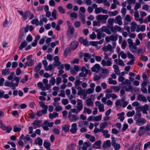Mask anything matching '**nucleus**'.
I'll use <instances>...</instances> for the list:
<instances>
[{
	"instance_id": "nucleus-6",
	"label": "nucleus",
	"mask_w": 150,
	"mask_h": 150,
	"mask_svg": "<svg viewBox=\"0 0 150 150\" xmlns=\"http://www.w3.org/2000/svg\"><path fill=\"white\" fill-rule=\"evenodd\" d=\"M101 64L103 66H110L112 64V60L111 58H109L108 60L106 61L103 59L101 62Z\"/></svg>"
},
{
	"instance_id": "nucleus-50",
	"label": "nucleus",
	"mask_w": 150,
	"mask_h": 150,
	"mask_svg": "<svg viewBox=\"0 0 150 150\" xmlns=\"http://www.w3.org/2000/svg\"><path fill=\"white\" fill-rule=\"evenodd\" d=\"M34 60L31 59H29L28 62H27L25 63V64L27 65L28 67H32L33 64Z\"/></svg>"
},
{
	"instance_id": "nucleus-14",
	"label": "nucleus",
	"mask_w": 150,
	"mask_h": 150,
	"mask_svg": "<svg viewBox=\"0 0 150 150\" xmlns=\"http://www.w3.org/2000/svg\"><path fill=\"white\" fill-rule=\"evenodd\" d=\"M131 18L129 15H127L124 20V24L125 25H128L131 21Z\"/></svg>"
},
{
	"instance_id": "nucleus-62",
	"label": "nucleus",
	"mask_w": 150,
	"mask_h": 150,
	"mask_svg": "<svg viewBox=\"0 0 150 150\" xmlns=\"http://www.w3.org/2000/svg\"><path fill=\"white\" fill-rule=\"evenodd\" d=\"M50 82L51 86L54 85L56 82V80L54 77H52L51 80L50 81Z\"/></svg>"
},
{
	"instance_id": "nucleus-41",
	"label": "nucleus",
	"mask_w": 150,
	"mask_h": 150,
	"mask_svg": "<svg viewBox=\"0 0 150 150\" xmlns=\"http://www.w3.org/2000/svg\"><path fill=\"white\" fill-rule=\"evenodd\" d=\"M108 131L107 130H104L103 131V136L106 138H108L110 137V134L108 133Z\"/></svg>"
},
{
	"instance_id": "nucleus-28",
	"label": "nucleus",
	"mask_w": 150,
	"mask_h": 150,
	"mask_svg": "<svg viewBox=\"0 0 150 150\" xmlns=\"http://www.w3.org/2000/svg\"><path fill=\"white\" fill-rule=\"evenodd\" d=\"M79 42L81 43H83L85 46H88V42L86 39H84L82 37H81L79 39Z\"/></svg>"
},
{
	"instance_id": "nucleus-23",
	"label": "nucleus",
	"mask_w": 150,
	"mask_h": 150,
	"mask_svg": "<svg viewBox=\"0 0 150 150\" xmlns=\"http://www.w3.org/2000/svg\"><path fill=\"white\" fill-rule=\"evenodd\" d=\"M88 123L87 121H79L78 122V125L80 127H86V125H88Z\"/></svg>"
},
{
	"instance_id": "nucleus-56",
	"label": "nucleus",
	"mask_w": 150,
	"mask_h": 150,
	"mask_svg": "<svg viewBox=\"0 0 150 150\" xmlns=\"http://www.w3.org/2000/svg\"><path fill=\"white\" fill-rule=\"evenodd\" d=\"M53 68H54L52 64H50L45 68V69L46 71H50Z\"/></svg>"
},
{
	"instance_id": "nucleus-32",
	"label": "nucleus",
	"mask_w": 150,
	"mask_h": 150,
	"mask_svg": "<svg viewBox=\"0 0 150 150\" xmlns=\"http://www.w3.org/2000/svg\"><path fill=\"white\" fill-rule=\"evenodd\" d=\"M69 27L67 30V33L69 34H70L72 35L74 32V28L73 26L71 25H69Z\"/></svg>"
},
{
	"instance_id": "nucleus-25",
	"label": "nucleus",
	"mask_w": 150,
	"mask_h": 150,
	"mask_svg": "<svg viewBox=\"0 0 150 150\" xmlns=\"http://www.w3.org/2000/svg\"><path fill=\"white\" fill-rule=\"evenodd\" d=\"M85 137L86 138L89 139V140L92 142L95 141V138L94 137L91 136L90 134H87L86 135Z\"/></svg>"
},
{
	"instance_id": "nucleus-24",
	"label": "nucleus",
	"mask_w": 150,
	"mask_h": 150,
	"mask_svg": "<svg viewBox=\"0 0 150 150\" xmlns=\"http://www.w3.org/2000/svg\"><path fill=\"white\" fill-rule=\"evenodd\" d=\"M145 52L144 47H141L139 49L138 51L137 50V53L138 54V55L139 56H140L144 53Z\"/></svg>"
},
{
	"instance_id": "nucleus-64",
	"label": "nucleus",
	"mask_w": 150,
	"mask_h": 150,
	"mask_svg": "<svg viewBox=\"0 0 150 150\" xmlns=\"http://www.w3.org/2000/svg\"><path fill=\"white\" fill-rule=\"evenodd\" d=\"M57 11L55 9H53L52 13V16L54 19H57Z\"/></svg>"
},
{
	"instance_id": "nucleus-30",
	"label": "nucleus",
	"mask_w": 150,
	"mask_h": 150,
	"mask_svg": "<svg viewBox=\"0 0 150 150\" xmlns=\"http://www.w3.org/2000/svg\"><path fill=\"white\" fill-rule=\"evenodd\" d=\"M125 113L123 112H122L120 113H118L117 114V115L119 117L118 119L120 120L121 122H122L123 121L125 117L123 116L125 115Z\"/></svg>"
},
{
	"instance_id": "nucleus-37",
	"label": "nucleus",
	"mask_w": 150,
	"mask_h": 150,
	"mask_svg": "<svg viewBox=\"0 0 150 150\" xmlns=\"http://www.w3.org/2000/svg\"><path fill=\"white\" fill-rule=\"evenodd\" d=\"M58 116V113L56 112H53V113H50L49 114V117L51 119H52L54 118H55Z\"/></svg>"
},
{
	"instance_id": "nucleus-4",
	"label": "nucleus",
	"mask_w": 150,
	"mask_h": 150,
	"mask_svg": "<svg viewBox=\"0 0 150 150\" xmlns=\"http://www.w3.org/2000/svg\"><path fill=\"white\" fill-rule=\"evenodd\" d=\"M122 98V99H118L116 101L115 105L116 107L122 106L123 108H124L128 105V102L125 101V99L123 97Z\"/></svg>"
},
{
	"instance_id": "nucleus-42",
	"label": "nucleus",
	"mask_w": 150,
	"mask_h": 150,
	"mask_svg": "<svg viewBox=\"0 0 150 150\" xmlns=\"http://www.w3.org/2000/svg\"><path fill=\"white\" fill-rule=\"evenodd\" d=\"M39 103L42 109L47 110L48 108V106L46 105L44 102L41 101Z\"/></svg>"
},
{
	"instance_id": "nucleus-35",
	"label": "nucleus",
	"mask_w": 150,
	"mask_h": 150,
	"mask_svg": "<svg viewBox=\"0 0 150 150\" xmlns=\"http://www.w3.org/2000/svg\"><path fill=\"white\" fill-rule=\"evenodd\" d=\"M142 114L140 112H137L134 117V120L136 121L139 119L142 118Z\"/></svg>"
},
{
	"instance_id": "nucleus-51",
	"label": "nucleus",
	"mask_w": 150,
	"mask_h": 150,
	"mask_svg": "<svg viewBox=\"0 0 150 150\" xmlns=\"http://www.w3.org/2000/svg\"><path fill=\"white\" fill-rule=\"evenodd\" d=\"M108 125V123L107 122H104L101 123L100 125V128L101 129L105 128Z\"/></svg>"
},
{
	"instance_id": "nucleus-11",
	"label": "nucleus",
	"mask_w": 150,
	"mask_h": 150,
	"mask_svg": "<svg viewBox=\"0 0 150 150\" xmlns=\"http://www.w3.org/2000/svg\"><path fill=\"white\" fill-rule=\"evenodd\" d=\"M130 25L131 26V30L132 32H134L136 30V31L137 29L139 27V25H137L135 22H131Z\"/></svg>"
},
{
	"instance_id": "nucleus-3",
	"label": "nucleus",
	"mask_w": 150,
	"mask_h": 150,
	"mask_svg": "<svg viewBox=\"0 0 150 150\" xmlns=\"http://www.w3.org/2000/svg\"><path fill=\"white\" fill-rule=\"evenodd\" d=\"M122 85L123 88L127 92L132 91L133 90V87L131 84L128 79H126L125 81L119 85V86Z\"/></svg>"
},
{
	"instance_id": "nucleus-15",
	"label": "nucleus",
	"mask_w": 150,
	"mask_h": 150,
	"mask_svg": "<svg viewBox=\"0 0 150 150\" xmlns=\"http://www.w3.org/2000/svg\"><path fill=\"white\" fill-rule=\"evenodd\" d=\"M23 140L25 144H32L33 142L32 139L30 138V136L29 134H27L25 136L23 139Z\"/></svg>"
},
{
	"instance_id": "nucleus-44",
	"label": "nucleus",
	"mask_w": 150,
	"mask_h": 150,
	"mask_svg": "<svg viewBox=\"0 0 150 150\" xmlns=\"http://www.w3.org/2000/svg\"><path fill=\"white\" fill-rule=\"evenodd\" d=\"M92 112V110L90 109L86 108V107H84L83 113L84 114L87 113L88 114H91Z\"/></svg>"
},
{
	"instance_id": "nucleus-38",
	"label": "nucleus",
	"mask_w": 150,
	"mask_h": 150,
	"mask_svg": "<svg viewBox=\"0 0 150 150\" xmlns=\"http://www.w3.org/2000/svg\"><path fill=\"white\" fill-rule=\"evenodd\" d=\"M145 29L146 26L145 25H143L140 26L139 25L138 28L136 30V31L137 32H139V31L143 32L145 30Z\"/></svg>"
},
{
	"instance_id": "nucleus-57",
	"label": "nucleus",
	"mask_w": 150,
	"mask_h": 150,
	"mask_svg": "<svg viewBox=\"0 0 150 150\" xmlns=\"http://www.w3.org/2000/svg\"><path fill=\"white\" fill-rule=\"evenodd\" d=\"M110 39L112 41H115L118 39V35H110Z\"/></svg>"
},
{
	"instance_id": "nucleus-10",
	"label": "nucleus",
	"mask_w": 150,
	"mask_h": 150,
	"mask_svg": "<svg viewBox=\"0 0 150 150\" xmlns=\"http://www.w3.org/2000/svg\"><path fill=\"white\" fill-rule=\"evenodd\" d=\"M78 128L76 123H73L71 125V128L70 129V132L72 134H74L76 133Z\"/></svg>"
},
{
	"instance_id": "nucleus-47",
	"label": "nucleus",
	"mask_w": 150,
	"mask_h": 150,
	"mask_svg": "<svg viewBox=\"0 0 150 150\" xmlns=\"http://www.w3.org/2000/svg\"><path fill=\"white\" fill-rule=\"evenodd\" d=\"M120 56L123 59H125L127 57L126 54L123 51H121L120 53H119V54H118V57L119 58H120Z\"/></svg>"
},
{
	"instance_id": "nucleus-27",
	"label": "nucleus",
	"mask_w": 150,
	"mask_h": 150,
	"mask_svg": "<svg viewBox=\"0 0 150 150\" xmlns=\"http://www.w3.org/2000/svg\"><path fill=\"white\" fill-rule=\"evenodd\" d=\"M84 60L86 62H87L88 61V59H89L91 58V54L89 53H85L84 54Z\"/></svg>"
},
{
	"instance_id": "nucleus-33",
	"label": "nucleus",
	"mask_w": 150,
	"mask_h": 150,
	"mask_svg": "<svg viewBox=\"0 0 150 150\" xmlns=\"http://www.w3.org/2000/svg\"><path fill=\"white\" fill-rule=\"evenodd\" d=\"M30 11H28L25 12L23 17L24 20L25 21L26 20L27 18L30 16Z\"/></svg>"
},
{
	"instance_id": "nucleus-34",
	"label": "nucleus",
	"mask_w": 150,
	"mask_h": 150,
	"mask_svg": "<svg viewBox=\"0 0 150 150\" xmlns=\"http://www.w3.org/2000/svg\"><path fill=\"white\" fill-rule=\"evenodd\" d=\"M27 45V43L25 40H24L23 42H22L21 44L19 47V50H22L23 48L25 47Z\"/></svg>"
},
{
	"instance_id": "nucleus-26",
	"label": "nucleus",
	"mask_w": 150,
	"mask_h": 150,
	"mask_svg": "<svg viewBox=\"0 0 150 150\" xmlns=\"http://www.w3.org/2000/svg\"><path fill=\"white\" fill-rule=\"evenodd\" d=\"M43 141L42 139L40 137H38L35 141V144H38L39 146H42V144Z\"/></svg>"
},
{
	"instance_id": "nucleus-19",
	"label": "nucleus",
	"mask_w": 150,
	"mask_h": 150,
	"mask_svg": "<svg viewBox=\"0 0 150 150\" xmlns=\"http://www.w3.org/2000/svg\"><path fill=\"white\" fill-rule=\"evenodd\" d=\"M77 90V95L79 96H82L83 97V93L84 92V90H83L81 87H78L76 88Z\"/></svg>"
},
{
	"instance_id": "nucleus-61",
	"label": "nucleus",
	"mask_w": 150,
	"mask_h": 150,
	"mask_svg": "<svg viewBox=\"0 0 150 150\" xmlns=\"http://www.w3.org/2000/svg\"><path fill=\"white\" fill-rule=\"evenodd\" d=\"M31 23L32 24H35L37 26L39 25V21L37 18H35L33 20Z\"/></svg>"
},
{
	"instance_id": "nucleus-8",
	"label": "nucleus",
	"mask_w": 150,
	"mask_h": 150,
	"mask_svg": "<svg viewBox=\"0 0 150 150\" xmlns=\"http://www.w3.org/2000/svg\"><path fill=\"white\" fill-rule=\"evenodd\" d=\"M71 112H69V120L72 122H75L78 120L79 117L75 115H71Z\"/></svg>"
},
{
	"instance_id": "nucleus-46",
	"label": "nucleus",
	"mask_w": 150,
	"mask_h": 150,
	"mask_svg": "<svg viewBox=\"0 0 150 150\" xmlns=\"http://www.w3.org/2000/svg\"><path fill=\"white\" fill-rule=\"evenodd\" d=\"M111 145V142L110 141L107 140L106 142L103 144V148H106L110 146Z\"/></svg>"
},
{
	"instance_id": "nucleus-7",
	"label": "nucleus",
	"mask_w": 150,
	"mask_h": 150,
	"mask_svg": "<svg viewBox=\"0 0 150 150\" xmlns=\"http://www.w3.org/2000/svg\"><path fill=\"white\" fill-rule=\"evenodd\" d=\"M94 89H91V88H89L86 90H84V92L83 93V99H85L86 98L88 94H91L93 93L94 92Z\"/></svg>"
},
{
	"instance_id": "nucleus-21",
	"label": "nucleus",
	"mask_w": 150,
	"mask_h": 150,
	"mask_svg": "<svg viewBox=\"0 0 150 150\" xmlns=\"http://www.w3.org/2000/svg\"><path fill=\"white\" fill-rule=\"evenodd\" d=\"M91 146V144L89 142H85L83 144V146L82 147V150H86L88 147H90Z\"/></svg>"
},
{
	"instance_id": "nucleus-18",
	"label": "nucleus",
	"mask_w": 150,
	"mask_h": 150,
	"mask_svg": "<svg viewBox=\"0 0 150 150\" xmlns=\"http://www.w3.org/2000/svg\"><path fill=\"white\" fill-rule=\"evenodd\" d=\"M100 67L98 64H96L91 68V71L93 72H98L100 70Z\"/></svg>"
},
{
	"instance_id": "nucleus-36",
	"label": "nucleus",
	"mask_w": 150,
	"mask_h": 150,
	"mask_svg": "<svg viewBox=\"0 0 150 150\" xmlns=\"http://www.w3.org/2000/svg\"><path fill=\"white\" fill-rule=\"evenodd\" d=\"M142 114L140 112H137L134 117V120L136 121L139 119L142 118Z\"/></svg>"
},
{
	"instance_id": "nucleus-45",
	"label": "nucleus",
	"mask_w": 150,
	"mask_h": 150,
	"mask_svg": "<svg viewBox=\"0 0 150 150\" xmlns=\"http://www.w3.org/2000/svg\"><path fill=\"white\" fill-rule=\"evenodd\" d=\"M118 13V11L117 10L114 11L109 12L108 14L110 16H115Z\"/></svg>"
},
{
	"instance_id": "nucleus-16",
	"label": "nucleus",
	"mask_w": 150,
	"mask_h": 150,
	"mask_svg": "<svg viewBox=\"0 0 150 150\" xmlns=\"http://www.w3.org/2000/svg\"><path fill=\"white\" fill-rule=\"evenodd\" d=\"M115 23H117L119 25H121L122 24V18L120 16H118L115 18Z\"/></svg>"
},
{
	"instance_id": "nucleus-12",
	"label": "nucleus",
	"mask_w": 150,
	"mask_h": 150,
	"mask_svg": "<svg viewBox=\"0 0 150 150\" xmlns=\"http://www.w3.org/2000/svg\"><path fill=\"white\" fill-rule=\"evenodd\" d=\"M83 105L82 100L78 99L77 100V108L78 111L80 112L83 109Z\"/></svg>"
},
{
	"instance_id": "nucleus-17",
	"label": "nucleus",
	"mask_w": 150,
	"mask_h": 150,
	"mask_svg": "<svg viewBox=\"0 0 150 150\" xmlns=\"http://www.w3.org/2000/svg\"><path fill=\"white\" fill-rule=\"evenodd\" d=\"M146 132L144 129V126H142L139 128L138 134L140 137L143 136L146 133Z\"/></svg>"
},
{
	"instance_id": "nucleus-52",
	"label": "nucleus",
	"mask_w": 150,
	"mask_h": 150,
	"mask_svg": "<svg viewBox=\"0 0 150 150\" xmlns=\"http://www.w3.org/2000/svg\"><path fill=\"white\" fill-rule=\"evenodd\" d=\"M40 19L41 21H43L45 23H46L47 21V18L44 15H42L40 16Z\"/></svg>"
},
{
	"instance_id": "nucleus-48",
	"label": "nucleus",
	"mask_w": 150,
	"mask_h": 150,
	"mask_svg": "<svg viewBox=\"0 0 150 150\" xmlns=\"http://www.w3.org/2000/svg\"><path fill=\"white\" fill-rule=\"evenodd\" d=\"M108 83L110 84L116 85L117 84V82L116 80H113L111 78L108 79Z\"/></svg>"
},
{
	"instance_id": "nucleus-43",
	"label": "nucleus",
	"mask_w": 150,
	"mask_h": 150,
	"mask_svg": "<svg viewBox=\"0 0 150 150\" xmlns=\"http://www.w3.org/2000/svg\"><path fill=\"white\" fill-rule=\"evenodd\" d=\"M42 67V63L41 62L39 63L38 64V65L35 67V69L34 70V71L36 72L38 71Z\"/></svg>"
},
{
	"instance_id": "nucleus-2",
	"label": "nucleus",
	"mask_w": 150,
	"mask_h": 150,
	"mask_svg": "<svg viewBox=\"0 0 150 150\" xmlns=\"http://www.w3.org/2000/svg\"><path fill=\"white\" fill-rule=\"evenodd\" d=\"M127 42L129 44V47L130 51L133 53L137 54V45L140 44V41L139 39H137L135 41L136 43L133 42V40L131 38L127 39Z\"/></svg>"
},
{
	"instance_id": "nucleus-9",
	"label": "nucleus",
	"mask_w": 150,
	"mask_h": 150,
	"mask_svg": "<svg viewBox=\"0 0 150 150\" xmlns=\"http://www.w3.org/2000/svg\"><path fill=\"white\" fill-rule=\"evenodd\" d=\"M146 123V121L145 119L143 118H142L136 121L135 124L138 126H141L144 125Z\"/></svg>"
},
{
	"instance_id": "nucleus-53",
	"label": "nucleus",
	"mask_w": 150,
	"mask_h": 150,
	"mask_svg": "<svg viewBox=\"0 0 150 150\" xmlns=\"http://www.w3.org/2000/svg\"><path fill=\"white\" fill-rule=\"evenodd\" d=\"M135 114V111L133 110L132 111H129L127 113L128 117H132Z\"/></svg>"
},
{
	"instance_id": "nucleus-5",
	"label": "nucleus",
	"mask_w": 150,
	"mask_h": 150,
	"mask_svg": "<svg viewBox=\"0 0 150 150\" xmlns=\"http://www.w3.org/2000/svg\"><path fill=\"white\" fill-rule=\"evenodd\" d=\"M108 17L107 15H103L99 14L96 16V19L101 23H105L107 22V20Z\"/></svg>"
},
{
	"instance_id": "nucleus-1",
	"label": "nucleus",
	"mask_w": 150,
	"mask_h": 150,
	"mask_svg": "<svg viewBox=\"0 0 150 150\" xmlns=\"http://www.w3.org/2000/svg\"><path fill=\"white\" fill-rule=\"evenodd\" d=\"M94 30L97 32V38L99 40L102 37H104L106 35L103 33V32H105L108 34H111V32L108 28V25L104 26L101 28Z\"/></svg>"
},
{
	"instance_id": "nucleus-13",
	"label": "nucleus",
	"mask_w": 150,
	"mask_h": 150,
	"mask_svg": "<svg viewBox=\"0 0 150 150\" xmlns=\"http://www.w3.org/2000/svg\"><path fill=\"white\" fill-rule=\"evenodd\" d=\"M41 124V121L38 120H36L34 121L32 123V125H33L34 129H36L37 128L40 127Z\"/></svg>"
},
{
	"instance_id": "nucleus-60",
	"label": "nucleus",
	"mask_w": 150,
	"mask_h": 150,
	"mask_svg": "<svg viewBox=\"0 0 150 150\" xmlns=\"http://www.w3.org/2000/svg\"><path fill=\"white\" fill-rule=\"evenodd\" d=\"M146 36V34L144 33H140L138 35V38L141 40H142L143 38Z\"/></svg>"
},
{
	"instance_id": "nucleus-31",
	"label": "nucleus",
	"mask_w": 150,
	"mask_h": 150,
	"mask_svg": "<svg viewBox=\"0 0 150 150\" xmlns=\"http://www.w3.org/2000/svg\"><path fill=\"white\" fill-rule=\"evenodd\" d=\"M112 145L114 147L115 150H118L120 148V145L116 143L115 142H112Z\"/></svg>"
},
{
	"instance_id": "nucleus-40",
	"label": "nucleus",
	"mask_w": 150,
	"mask_h": 150,
	"mask_svg": "<svg viewBox=\"0 0 150 150\" xmlns=\"http://www.w3.org/2000/svg\"><path fill=\"white\" fill-rule=\"evenodd\" d=\"M86 105L88 106H92L94 105L93 103V102L92 100L90 98H88L87 100H86Z\"/></svg>"
},
{
	"instance_id": "nucleus-20",
	"label": "nucleus",
	"mask_w": 150,
	"mask_h": 150,
	"mask_svg": "<svg viewBox=\"0 0 150 150\" xmlns=\"http://www.w3.org/2000/svg\"><path fill=\"white\" fill-rule=\"evenodd\" d=\"M102 50L105 52H106L108 51L110 52L112 50V46L110 44H108L107 45L103 47Z\"/></svg>"
},
{
	"instance_id": "nucleus-49",
	"label": "nucleus",
	"mask_w": 150,
	"mask_h": 150,
	"mask_svg": "<svg viewBox=\"0 0 150 150\" xmlns=\"http://www.w3.org/2000/svg\"><path fill=\"white\" fill-rule=\"evenodd\" d=\"M37 85L38 88H40L43 91L45 90V88L43 86V84L41 82H39L37 84Z\"/></svg>"
},
{
	"instance_id": "nucleus-63",
	"label": "nucleus",
	"mask_w": 150,
	"mask_h": 150,
	"mask_svg": "<svg viewBox=\"0 0 150 150\" xmlns=\"http://www.w3.org/2000/svg\"><path fill=\"white\" fill-rule=\"evenodd\" d=\"M102 8L99 7L96 8L95 10V12L97 14L100 13L102 12Z\"/></svg>"
},
{
	"instance_id": "nucleus-29",
	"label": "nucleus",
	"mask_w": 150,
	"mask_h": 150,
	"mask_svg": "<svg viewBox=\"0 0 150 150\" xmlns=\"http://www.w3.org/2000/svg\"><path fill=\"white\" fill-rule=\"evenodd\" d=\"M137 99L138 100L142 101L144 102H146L147 100L146 97L141 94H139L138 95Z\"/></svg>"
},
{
	"instance_id": "nucleus-54",
	"label": "nucleus",
	"mask_w": 150,
	"mask_h": 150,
	"mask_svg": "<svg viewBox=\"0 0 150 150\" xmlns=\"http://www.w3.org/2000/svg\"><path fill=\"white\" fill-rule=\"evenodd\" d=\"M115 27L116 29V32L118 31L121 32H122L123 31V29L120 26L117 25H115Z\"/></svg>"
},
{
	"instance_id": "nucleus-59",
	"label": "nucleus",
	"mask_w": 150,
	"mask_h": 150,
	"mask_svg": "<svg viewBox=\"0 0 150 150\" xmlns=\"http://www.w3.org/2000/svg\"><path fill=\"white\" fill-rule=\"evenodd\" d=\"M82 82L79 80H77L75 82V87L76 88L80 87L79 86L81 84Z\"/></svg>"
},
{
	"instance_id": "nucleus-22",
	"label": "nucleus",
	"mask_w": 150,
	"mask_h": 150,
	"mask_svg": "<svg viewBox=\"0 0 150 150\" xmlns=\"http://www.w3.org/2000/svg\"><path fill=\"white\" fill-rule=\"evenodd\" d=\"M78 43L76 41L72 42L70 44V46L73 50H75L78 46Z\"/></svg>"
},
{
	"instance_id": "nucleus-39",
	"label": "nucleus",
	"mask_w": 150,
	"mask_h": 150,
	"mask_svg": "<svg viewBox=\"0 0 150 150\" xmlns=\"http://www.w3.org/2000/svg\"><path fill=\"white\" fill-rule=\"evenodd\" d=\"M43 145L48 150H51L50 146L51 144L50 143L46 142H44Z\"/></svg>"
},
{
	"instance_id": "nucleus-58",
	"label": "nucleus",
	"mask_w": 150,
	"mask_h": 150,
	"mask_svg": "<svg viewBox=\"0 0 150 150\" xmlns=\"http://www.w3.org/2000/svg\"><path fill=\"white\" fill-rule=\"evenodd\" d=\"M115 22V19L112 18H109L108 20V23L109 25L113 24Z\"/></svg>"
},
{
	"instance_id": "nucleus-55",
	"label": "nucleus",
	"mask_w": 150,
	"mask_h": 150,
	"mask_svg": "<svg viewBox=\"0 0 150 150\" xmlns=\"http://www.w3.org/2000/svg\"><path fill=\"white\" fill-rule=\"evenodd\" d=\"M8 70L5 69L3 70L2 71V74L4 76H6L8 75L10 73V71H8Z\"/></svg>"
}]
</instances>
